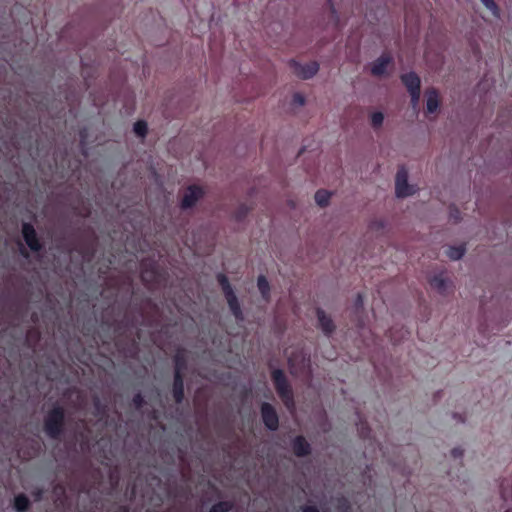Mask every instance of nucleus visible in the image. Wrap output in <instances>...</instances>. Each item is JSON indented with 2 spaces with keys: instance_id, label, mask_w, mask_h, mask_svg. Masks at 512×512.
Segmentation results:
<instances>
[{
  "instance_id": "1",
  "label": "nucleus",
  "mask_w": 512,
  "mask_h": 512,
  "mask_svg": "<svg viewBox=\"0 0 512 512\" xmlns=\"http://www.w3.org/2000/svg\"><path fill=\"white\" fill-rule=\"evenodd\" d=\"M66 412L63 406L55 403L45 414L43 430L53 440H58L65 431Z\"/></svg>"
},
{
  "instance_id": "2",
  "label": "nucleus",
  "mask_w": 512,
  "mask_h": 512,
  "mask_svg": "<svg viewBox=\"0 0 512 512\" xmlns=\"http://www.w3.org/2000/svg\"><path fill=\"white\" fill-rule=\"evenodd\" d=\"M271 379L276 393L283 402L284 406L289 411H293L296 407L294 392L284 371L281 369H274L271 372Z\"/></svg>"
},
{
  "instance_id": "3",
  "label": "nucleus",
  "mask_w": 512,
  "mask_h": 512,
  "mask_svg": "<svg viewBox=\"0 0 512 512\" xmlns=\"http://www.w3.org/2000/svg\"><path fill=\"white\" fill-rule=\"evenodd\" d=\"M21 234L26 245L32 252L37 253L44 249V244L38 236L33 224L23 222L21 225Z\"/></svg>"
},
{
  "instance_id": "4",
  "label": "nucleus",
  "mask_w": 512,
  "mask_h": 512,
  "mask_svg": "<svg viewBox=\"0 0 512 512\" xmlns=\"http://www.w3.org/2000/svg\"><path fill=\"white\" fill-rule=\"evenodd\" d=\"M261 419L264 426L270 431H276L279 428V416L275 407L263 402L260 406Z\"/></svg>"
},
{
  "instance_id": "5",
  "label": "nucleus",
  "mask_w": 512,
  "mask_h": 512,
  "mask_svg": "<svg viewBox=\"0 0 512 512\" xmlns=\"http://www.w3.org/2000/svg\"><path fill=\"white\" fill-rule=\"evenodd\" d=\"M395 193L399 198H404L414 193L413 187L408 183V171L404 166H401L396 173Z\"/></svg>"
},
{
  "instance_id": "6",
  "label": "nucleus",
  "mask_w": 512,
  "mask_h": 512,
  "mask_svg": "<svg viewBox=\"0 0 512 512\" xmlns=\"http://www.w3.org/2000/svg\"><path fill=\"white\" fill-rule=\"evenodd\" d=\"M289 66L293 73L301 79H310L319 71V64L316 61L302 65L296 60H290Z\"/></svg>"
},
{
  "instance_id": "7",
  "label": "nucleus",
  "mask_w": 512,
  "mask_h": 512,
  "mask_svg": "<svg viewBox=\"0 0 512 512\" xmlns=\"http://www.w3.org/2000/svg\"><path fill=\"white\" fill-rule=\"evenodd\" d=\"M205 192L198 185H189L182 197L180 207L183 210L190 209L196 205V203L203 198Z\"/></svg>"
},
{
  "instance_id": "8",
  "label": "nucleus",
  "mask_w": 512,
  "mask_h": 512,
  "mask_svg": "<svg viewBox=\"0 0 512 512\" xmlns=\"http://www.w3.org/2000/svg\"><path fill=\"white\" fill-rule=\"evenodd\" d=\"M393 64L394 59L392 55L388 52H384L371 64L370 72L375 77H382L386 75L387 68L393 66Z\"/></svg>"
},
{
  "instance_id": "9",
  "label": "nucleus",
  "mask_w": 512,
  "mask_h": 512,
  "mask_svg": "<svg viewBox=\"0 0 512 512\" xmlns=\"http://www.w3.org/2000/svg\"><path fill=\"white\" fill-rule=\"evenodd\" d=\"M292 451L297 457H306L311 454L312 448L304 436L298 435L291 441Z\"/></svg>"
},
{
  "instance_id": "10",
  "label": "nucleus",
  "mask_w": 512,
  "mask_h": 512,
  "mask_svg": "<svg viewBox=\"0 0 512 512\" xmlns=\"http://www.w3.org/2000/svg\"><path fill=\"white\" fill-rule=\"evenodd\" d=\"M316 315L321 330L327 337H330L336 328L333 320L321 308H317Z\"/></svg>"
},
{
  "instance_id": "11",
  "label": "nucleus",
  "mask_w": 512,
  "mask_h": 512,
  "mask_svg": "<svg viewBox=\"0 0 512 512\" xmlns=\"http://www.w3.org/2000/svg\"><path fill=\"white\" fill-rule=\"evenodd\" d=\"M400 79L409 93L421 91V80L415 72L402 74Z\"/></svg>"
},
{
  "instance_id": "12",
  "label": "nucleus",
  "mask_w": 512,
  "mask_h": 512,
  "mask_svg": "<svg viewBox=\"0 0 512 512\" xmlns=\"http://www.w3.org/2000/svg\"><path fill=\"white\" fill-rule=\"evenodd\" d=\"M172 394L174 401L177 404H181L184 400V375H180L179 373H174L173 377V385H172Z\"/></svg>"
},
{
  "instance_id": "13",
  "label": "nucleus",
  "mask_w": 512,
  "mask_h": 512,
  "mask_svg": "<svg viewBox=\"0 0 512 512\" xmlns=\"http://www.w3.org/2000/svg\"><path fill=\"white\" fill-rule=\"evenodd\" d=\"M228 307L236 321H244V314L235 292L225 295Z\"/></svg>"
},
{
  "instance_id": "14",
  "label": "nucleus",
  "mask_w": 512,
  "mask_h": 512,
  "mask_svg": "<svg viewBox=\"0 0 512 512\" xmlns=\"http://www.w3.org/2000/svg\"><path fill=\"white\" fill-rule=\"evenodd\" d=\"M174 362V373L184 375L187 369V354L185 349H178L173 357Z\"/></svg>"
},
{
  "instance_id": "15",
  "label": "nucleus",
  "mask_w": 512,
  "mask_h": 512,
  "mask_svg": "<svg viewBox=\"0 0 512 512\" xmlns=\"http://www.w3.org/2000/svg\"><path fill=\"white\" fill-rule=\"evenodd\" d=\"M440 100L438 91L431 88L427 91L426 111L429 114L435 113L439 107Z\"/></svg>"
},
{
  "instance_id": "16",
  "label": "nucleus",
  "mask_w": 512,
  "mask_h": 512,
  "mask_svg": "<svg viewBox=\"0 0 512 512\" xmlns=\"http://www.w3.org/2000/svg\"><path fill=\"white\" fill-rule=\"evenodd\" d=\"M429 283L431 288L438 291L441 295H446L448 293L449 282L443 277L442 274L433 276Z\"/></svg>"
},
{
  "instance_id": "17",
  "label": "nucleus",
  "mask_w": 512,
  "mask_h": 512,
  "mask_svg": "<svg viewBox=\"0 0 512 512\" xmlns=\"http://www.w3.org/2000/svg\"><path fill=\"white\" fill-rule=\"evenodd\" d=\"M30 505V500L24 493H20L14 497L13 507L16 512H26L30 508Z\"/></svg>"
},
{
  "instance_id": "18",
  "label": "nucleus",
  "mask_w": 512,
  "mask_h": 512,
  "mask_svg": "<svg viewBox=\"0 0 512 512\" xmlns=\"http://www.w3.org/2000/svg\"><path fill=\"white\" fill-rule=\"evenodd\" d=\"M257 287L264 300L268 301L270 298V284L264 275H259L257 278Z\"/></svg>"
},
{
  "instance_id": "19",
  "label": "nucleus",
  "mask_w": 512,
  "mask_h": 512,
  "mask_svg": "<svg viewBox=\"0 0 512 512\" xmlns=\"http://www.w3.org/2000/svg\"><path fill=\"white\" fill-rule=\"evenodd\" d=\"M466 248L464 245L449 246L446 250V255L451 260H459L465 254Z\"/></svg>"
},
{
  "instance_id": "20",
  "label": "nucleus",
  "mask_w": 512,
  "mask_h": 512,
  "mask_svg": "<svg viewBox=\"0 0 512 512\" xmlns=\"http://www.w3.org/2000/svg\"><path fill=\"white\" fill-rule=\"evenodd\" d=\"M234 503L229 500L219 501L212 505L209 512H229L233 509Z\"/></svg>"
},
{
  "instance_id": "21",
  "label": "nucleus",
  "mask_w": 512,
  "mask_h": 512,
  "mask_svg": "<svg viewBox=\"0 0 512 512\" xmlns=\"http://www.w3.org/2000/svg\"><path fill=\"white\" fill-rule=\"evenodd\" d=\"M216 278H217V282L219 283V285L222 289L224 296L227 295L228 293L234 292V290L229 282V279L227 278V276L225 274L219 273V274H217Z\"/></svg>"
},
{
  "instance_id": "22",
  "label": "nucleus",
  "mask_w": 512,
  "mask_h": 512,
  "mask_svg": "<svg viewBox=\"0 0 512 512\" xmlns=\"http://www.w3.org/2000/svg\"><path fill=\"white\" fill-rule=\"evenodd\" d=\"M331 193L320 189L315 193V201L320 207H326L329 204Z\"/></svg>"
},
{
  "instance_id": "23",
  "label": "nucleus",
  "mask_w": 512,
  "mask_h": 512,
  "mask_svg": "<svg viewBox=\"0 0 512 512\" xmlns=\"http://www.w3.org/2000/svg\"><path fill=\"white\" fill-rule=\"evenodd\" d=\"M336 509L339 512H352V504L345 496L336 499Z\"/></svg>"
},
{
  "instance_id": "24",
  "label": "nucleus",
  "mask_w": 512,
  "mask_h": 512,
  "mask_svg": "<svg viewBox=\"0 0 512 512\" xmlns=\"http://www.w3.org/2000/svg\"><path fill=\"white\" fill-rule=\"evenodd\" d=\"M358 433L360 437L364 440L371 439V429L366 421L362 419L359 420V424L357 426Z\"/></svg>"
},
{
  "instance_id": "25",
  "label": "nucleus",
  "mask_w": 512,
  "mask_h": 512,
  "mask_svg": "<svg viewBox=\"0 0 512 512\" xmlns=\"http://www.w3.org/2000/svg\"><path fill=\"white\" fill-rule=\"evenodd\" d=\"M134 133L141 138H144L148 132V125L143 120H138L133 126Z\"/></svg>"
},
{
  "instance_id": "26",
  "label": "nucleus",
  "mask_w": 512,
  "mask_h": 512,
  "mask_svg": "<svg viewBox=\"0 0 512 512\" xmlns=\"http://www.w3.org/2000/svg\"><path fill=\"white\" fill-rule=\"evenodd\" d=\"M157 278V271L155 267L151 266V269L145 268L141 273V279L143 282H155Z\"/></svg>"
},
{
  "instance_id": "27",
  "label": "nucleus",
  "mask_w": 512,
  "mask_h": 512,
  "mask_svg": "<svg viewBox=\"0 0 512 512\" xmlns=\"http://www.w3.org/2000/svg\"><path fill=\"white\" fill-rule=\"evenodd\" d=\"M92 402H93V407H94V410H95V415H104L106 414V405L102 403V401L100 400V398L95 395L92 399Z\"/></svg>"
},
{
  "instance_id": "28",
  "label": "nucleus",
  "mask_w": 512,
  "mask_h": 512,
  "mask_svg": "<svg viewBox=\"0 0 512 512\" xmlns=\"http://www.w3.org/2000/svg\"><path fill=\"white\" fill-rule=\"evenodd\" d=\"M371 125L374 129H378L382 126L384 121V115L382 112H374L371 117Z\"/></svg>"
},
{
  "instance_id": "29",
  "label": "nucleus",
  "mask_w": 512,
  "mask_h": 512,
  "mask_svg": "<svg viewBox=\"0 0 512 512\" xmlns=\"http://www.w3.org/2000/svg\"><path fill=\"white\" fill-rule=\"evenodd\" d=\"M249 211H250V208L247 205H245V204L240 205L237 208V210L235 211V215H234L235 219L237 221L244 220L245 217L248 215Z\"/></svg>"
},
{
  "instance_id": "30",
  "label": "nucleus",
  "mask_w": 512,
  "mask_h": 512,
  "mask_svg": "<svg viewBox=\"0 0 512 512\" xmlns=\"http://www.w3.org/2000/svg\"><path fill=\"white\" fill-rule=\"evenodd\" d=\"M145 399L141 392L136 393L132 398V404L136 410H141L145 405Z\"/></svg>"
},
{
  "instance_id": "31",
  "label": "nucleus",
  "mask_w": 512,
  "mask_h": 512,
  "mask_svg": "<svg viewBox=\"0 0 512 512\" xmlns=\"http://www.w3.org/2000/svg\"><path fill=\"white\" fill-rule=\"evenodd\" d=\"M481 2L494 16H499V7L494 0H481Z\"/></svg>"
},
{
  "instance_id": "32",
  "label": "nucleus",
  "mask_w": 512,
  "mask_h": 512,
  "mask_svg": "<svg viewBox=\"0 0 512 512\" xmlns=\"http://www.w3.org/2000/svg\"><path fill=\"white\" fill-rule=\"evenodd\" d=\"M450 219H452L455 223L461 220V212L458 208L454 206L450 207Z\"/></svg>"
},
{
  "instance_id": "33",
  "label": "nucleus",
  "mask_w": 512,
  "mask_h": 512,
  "mask_svg": "<svg viewBox=\"0 0 512 512\" xmlns=\"http://www.w3.org/2000/svg\"><path fill=\"white\" fill-rule=\"evenodd\" d=\"M292 103L296 106H303L305 104V97L301 93H295L292 97Z\"/></svg>"
},
{
  "instance_id": "34",
  "label": "nucleus",
  "mask_w": 512,
  "mask_h": 512,
  "mask_svg": "<svg viewBox=\"0 0 512 512\" xmlns=\"http://www.w3.org/2000/svg\"><path fill=\"white\" fill-rule=\"evenodd\" d=\"M79 252L83 255V257H88L89 259L94 256V248L93 247H81Z\"/></svg>"
},
{
  "instance_id": "35",
  "label": "nucleus",
  "mask_w": 512,
  "mask_h": 512,
  "mask_svg": "<svg viewBox=\"0 0 512 512\" xmlns=\"http://www.w3.org/2000/svg\"><path fill=\"white\" fill-rule=\"evenodd\" d=\"M409 94H410V97H411V105L413 107H416L418 105V103H419L421 91L411 92Z\"/></svg>"
},
{
  "instance_id": "36",
  "label": "nucleus",
  "mask_w": 512,
  "mask_h": 512,
  "mask_svg": "<svg viewBox=\"0 0 512 512\" xmlns=\"http://www.w3.org/2000/svg\"><path fill=\"white\" fill-rule=\"evenodd\" d=\"M369 227L371 230H379L384 227V223L380 220H374L370 223Z\"/></svg>"
},
{
  "instance_id": "37",
  "label": "nucleus",
  "mask_w": 512,
  "mask_h": 512,
  "mask_svg": "<svg viewBox=\"0 0 512 512\" xmlns=\"http://www.w3.org/2000/svg\"><path fill=\"white\" fill-rule=\"evenodd\" d=\"M301 512H320L319 509L314 505H304L300 508Z\"/></svg>"
},
{
  "instance_id": "38",
  "label": "nucleus",
  "mask_w": 512,
  "mask_h": 512,
  "mask_svg": "<svg viewBox=\"0 0 512 512\" xmlns=\"http://www.w3.org/2000/svg\"><path fill=\"white\" fill-rule=\"evenodd\" d=\"M355 307L356 309H361L363 307V296L361 293L357 294L356 301H355Z\"/></svg>"
},
{
  "instance_id": "39",
  "label": "nucleus",
  "mask_w": 512,
  "mask_h": 512,
  "mask_svg": "<svg viewBox=\"0 0 512 512\" xmlns=\"http://www.w3.org/2000/svg\"><path fill=\"white\" fill-rule=\"evenodd\" d=\"M451 454L454 458H461L463 456V450L459 447L453 448Z\"/></svg>"
},
{
  "instance_id": "40",
  "label": "nucleus",
  "mask_w": 512,
  "mask_h": 512,
  "mask_svg": "<svg viewBox=\"0 0 512 512\" xmlns=\"http://www.w3.org/2000/svg\"><path fill=\"white\" fill-rule=\"evenodd\" d=\"M20 254L24 258H28L29 257V252L27 251V249L23 245H20Z\"/></svg>"
},
{
  "instance_id": "41",
  "label": "nucleus",
  "mask_w": 512,
  "mask_h": 512,
  "mask_svg": "<svg viewBox=\"0 0 512 512\" xmlns=\"http://www.w3.org/2000/svg\"><path fill=\"white\" fill-rule=\"evenodd\" d=\"M113 512H129V508L125 505H121L117 509H115Z\"/></svg>"
},
{
  "instance_id": "42",
  "label": "nucleus",
  "mask_w": 512,
  "mask_h": 512,
  "mask_svg": "<svg viewBox=\"0 0 512 512\" xmlns=\"http://www.w3.org/2000/svg\"><path fill=\"white\" fill-rule=\"evenodd\" d=\"M31 318L33 322H36L38 319L37 314H33Z\"/></svg>"
},
{
  "instance_id": "43",
  "label": "nucleus",
  "mask_w": 512,
  "mask_h": 512,
  "mask_svg": "<svg viewBox=\"0 0 512 512\" xmlns=\"http://www.w3.org/2000/svg\"><path fill=\"white\" fill-rule=\"evenodd\" d=\"M122 325H123V322H120V323L118 324L117 330H120V328L122 327Z\"/></svg>"
},
{
  "instance_id": "44",
  "label": "nucleus",
  "mask_w": 512,
  "mask_h": 512,
  "mask_svg": "<svg viewBox=\"0 0 512 512\" xmlns=\"http://www.w3.org/2000/svg\"><path fill=\"white\" fill-rule=\"evenodd\" d=\"M505 512H512V509H507L505 510Z\"/></svg>"
}]
</instances>
